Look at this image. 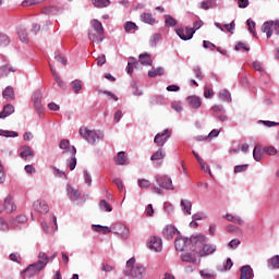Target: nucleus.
Returning <instances> with one entry per match:
<instances>
[{"label":"nucleus","mask_w":279,"mask_h":279,"mask_svg":"<svg viewBox=\"0 0 279 279\" xmlns=\"http://www.w3.org/2000/svg\"><path fill=\"white\" fill-rule=\"evenodd\" d=\"M38 260L34 264H31L26 269H24V274L27 278H34V276H38L47 265H49V256L45 252H39L37 256Z\"/></svg>","instance_id":"nucleus-1"},{"label":"nucleus","mask_w":279,"mask_h":279,"mask_svg":"<svg viewBox=\"0 0 279 279\" xmlns=\"http://www.w3.org/2000/svg\"><path fill=\"white\" fill-rule=\"evenodd\" d=\"M124 274L131 278L143 279L145 276H147V270L145 269V266L136 264V258L131 257L126 262Z\"/></svg>","instance_id":"nucleus-2"},{"label":"nucleus","mask_w":279,"mask_h":279,"mask_svg":"<svg viewBox=\"0 0 279 279\" xmlns=\"http://www.w3.org/2000/svg\"><path fill=\"white\" fill-rule=\"evenodd\" d=\"M93 29L88 31V39L92 43H104V24L99 20H92Z\"/></svg>","instance_id":"nucleus-3"},{"label":"nucleus","mask_w":279,"mask_h":279,"mask_svg":"<svg viewBox=\"0 0 279 279\" xmlns=\"http://www.w3.org/2000/svg\"><path fill=\"white\" fill-rule=\"evenodd\" d=\"M78 132L81 136L90 145H95L97 141L104 138V133L101 131L89 130L86 126H82Z\"/></svg>","instance_id":"nucleus-4"},{"label":"nucleus","mask_w":279,"mask_h":279,"mask_svg":"<svg viewBox=\"0 0 279 279\" xmlns=\"http://www.w3.org/2000/svg\"><path fill=\"white\" fill-rule=\"evenodd\" d=\"M208 243V238L206 235H192L190 239V250L191 252H195V254H199V250H202Z\"/></svg>","instance_id":"nucleus-5"},{"label":"nucleus","mask_w":279,"mask_h":279,"mask_svg":"<svg viewBox=\"0 0 279 279\" xmlns=\"http://www.w3.org/2000/svg\"><path fill=\"white\" fill-rule=\"evenodd\" d=\"M155 180L160 189H165L166 191H173V181L167 174H157Z\"/></svg>","instance_id":"nucleus-6"},{"label":"nucleus","mask_w":279,"mask_h":279,"mask_svg":"<svg viewBox=\"0 0 279 279\" xmlns=\"http://www.w3.org/2000/svg\"><path fill=\"white\" fill-rule=\"evenodd\" d=\"M111 232L113 234H119L121 239L125 240L130 236V229L125 227V225L121 222H116L111 226Z\"/></svg>","instance_id":"nucleus-7"},{"label":"nucleus","mask_w":279,"mask_h":279,"mask_svg":"<svg viewBox=\"0 0 279 279\" xmlns=\"http://www.w3.org/2000/svg\"><path fill=\"white\" fill-rule=\"evenodd\" d=\"M169 138H171V131H169V129H166L161 133L156 134L154 143L157 144V147H163Z\"/></svg>","instance_id":"nucleus-8"},{"label":"nucleus","mask_w":279,"mask_h":279,"mask_svg":"<svg viewBox=\"0 0 279 279\" xmlns=\"http://www.w3.org/2000/svg\"><path fill=\"white\" fill-rule=\"evenodd\" d=\"M147 245L151 252H162V239L158 236H150Z\"/></svg>","instance_id":"nucleus-9"},{"label":"nucleus","mask_w":279,"mask_h":279,"mask_svg":"<svg viewBox=\"0 0 279 279\" xmlns=\"http://www.w3.org/2000/svg\"><path fill=\"white\" fill-rule=\"evenodd\" d=\"M189 245H191V239L187 238H177L174 241L177 252H185L189 250Z\"/></svg>","instance_id":"nucleus-10"},{"label":"nucleus","mask_w":279,"mask_h":279,"mask_svg":"<svg viewBox=\"0 0 279 279\" xmlns=\"http://www.w3.org/2000/svg\"><path fill=\"white\" fill-rule=\"evenodd\" d=\"M177 34L181 40H191L193 38V34H195V29L191 27L184 28H179L177 29Z\"/></svg>","instance_id":"nucleus-11"},{"label":"nucleus","mask_w":279,"mask_h":279,"mask_svg":"<svg viewBox=\"0 0 279 279\" xmlns=\"http://www.w3.org/2000/svg\"><path fill=\"white\" fill-rule=\"evenodd\" d=\"M33 208L41 215H47V213H49V205L45 201H35L33 204Z\"/></svg>","instance_id":"nucleus-12"},{"label":"nucleus","mask_w":279,"mask_h":279,"mask_svg":"<svg viewBox=\"0 0 279 279\" xmlns=\"http://www.w3.org/2000/svg\"><path fill=\"white\" fill-rule=\"evenodd\" d=\"M23 223H27V216L25 215H20L15 218H11L10 220V225L13 230H19Z\"/></svg>","instance_id":"nucleus-13"},{"label":"nucleus","mask_w":279,"mask_h":279,"mask_svg":"<svg viewBox=\"0 0 279 279\" xmlns=\"http://www.w3.org/2000/svg\"><path fill=\"white\" fill-rule=\"evenodd\" d=\"M181 258L184 263H193L194 265H197L199 263V254H196L195 252L183 253L181 255Z\"/></svg>","instance_id":"nucleus-14"},{"label":"nucleus","mask_w":279,"mask_h":279,"mask_svg":"<svg viewBox=\"0 0 279 279\" xmlns=\"http://www.w3.org/2000/svg\"><path fill=\"white\" fill-rule=\"evenodd\" d=\"M215 252H217V245L205 243L202 250L198 251V256H210V254H215Z\"/></svg>","instance_id":"nucleus-15"},{"label":"nucleus","mask_w":279,"mask_h":279,"mask_svg":"<svg viewBox=\"0 0 279 279\" xmlns=\"http://www.w3.org/2000/svg\"><path fill=\"white\" fill-rule=\"evenodd\" d=\"M71 159H68V166L70 167V171H73L75 167H77V158L75 155L77 154V149L75 146L70 148Z\"/></svg>","instance_id":"nucleus-16"},{"label":"nucleus","mask_w":279,"mask_h":279,"mask_svg":"<svg viewBox=\"0 0 279 279\" xmlns=\"http://www.w3.org/2000/svg\"><path fill=\"white\" fill-rule=\"evenodd\" d=\"M186 101L190 108L197 110V108H202V98L199 96H190L186 98Z\"/></svg>","instance_id":"nucleus-17"},{"label":"nucleus","mask_w":279,"mask_h":279,"mask_svg":"<svg viewBox=\"0 0 279 279\" xmlns=\"http://www.w3.org/2000/svg\"><path fill=\"white\" fill-rule=\"evenodd\" d=\"M177 232H178V229L173 227V225H168L163 229V236L165 239H167V241H171V239L175 236Z\"/></svg>","instance_id":"nucleus-18"},{"label":"nucleus","mask_w":279,"mask_h":279,"mask_svg":"<svg viewBox=\"0 0 279 279\" xmlns=\"http://www.w3.org/2000/svg\"><path fill=\"white\" fill-rule=\"evenodd\" d=\"M252 278H254V270L252 269V267L242 266L240 279H252Z\"/></svg>","instance_id":"nucleus-19"},{"label":"nucleus","mask_w":279,"mask_h":279,"mask_svg":"<svg viewBox=\"0 0 279 279\" xmlns=\"http://www.w3.org/2000/svg\"><path fill=\"white\" fill-rule=\"evenodd\" d=\"M116 165H130V159H128V155H125V151H119L118 155L114 157Z\"/></svg>","instance_id":"nucleus-20"},{"label":"nucleus","mask_w":279,"mask_h":279,"mask_svg":"<svg viewBox=\"0 0 279 279\" xmlns=\"http://www.w3.org/2000/svg\"><path fill=\"white\" fill-rule=\"evenodd\" d=\"M49 66H50V71L53 75L54 82L58 84L59 87L62 88V90H66V84L63 81L60 80V76L56 72V69H53V64L49 63Z\"/></svg>","instance_id":"nucleus-21"},{"label":"nucleus","mask_w":279,"mask_h":279,"mask_svg":"<svg viewBox=\"0 0 279 279\" xmlns=\"http://www.w3.org/2000/svg\"><path fill=\"white\" fill-rule=\"evenodd\" d=\"M262 32L266 34L267 38L274 35V21L265 22L262 26Z\"/></svg>","instance_id":"nucleus-22"},{"label":"nucleus","mask_w":279,"mask_h":279,"mask_svg":"<svg viewBox=\"0 0 279 279\" xmlns=\"http://www.w3.org/2000/svg\"><path fill=\"white\" fill-rule=\"evenodd\" d=\"M17 36L21 43H29V34L27 33V28L23 26L17 27Z\"/></svg>","instance_id":"nucleus-23"},{"label":"nucleus","mask_w":279,"mask_h":279,"mask_svg":"<svg viewBox=\"0 0 279 279\" xmlns=\"http://www.w3.org/2000/svg\"><path fill=\"white\" fill-rule=\"evenodd\" d=\"M21 150L22 151L20 153V156L24 160H27V158H34V150L32 149V147H29V146H22Z\"/></svg>","instance_id":"nucleus-24"},{"label":"nucleus","mask_w":279,"mask_h":279,"mask_svg":"<svg viewBox=\"0 0 279 279\" xmlns=\"http://www.w3.org/2000/svg\"><path fill=\"white\" fill-rule=\"evenodd\" d=\"M4 210L7 213H13V210H16V205H14V202L12 201V196H7L4 198Z\"/></svg>","instance_id":"nucleus-25"},{"label":"nucleus","mask_w":279,"mask_h":279,"mask_svg":"<svg viewBox=\"0 0 279 279\" xmlns=\"http://www.w3.org/2000/svg\"><path fill=\"white\" fill-rule=\"evenodd\" d=\"M16 71V68L7 64V65H2L0 68V75L1 77H8V75H10V73H14Z\"/></svg>","instance_id":"nucleus-26"},{"label":"nucleus","mask_w":279,"mask_h":279,"mask_svg":"<svg viewBox=\"0 0 279 279\" xmlns=\"http://www.w3.org/2000/svg\"><path fill=\"white\" fill-rule=\"evenodd\" d=\"M66 193L69 198L72 199V202H75V199L80 197V191L73 189L71 184L66 185Z\"/></svg>","instance_id":"nucleus-27"},{"label":"nucleus","mask_w":279,"mask_h":279,"mask_svg":"<svg viewBox=\"0 0 279 279\" xmlns=\"http://www.w3.org/2000/svg\"><path fill=\"white\" fill-rule=\"evenodd\" d=\"M14 112V106L12 105H5L3 110L0 112V119H5V117H10V114H13Z\"/></svg>","instance_id":"nucleus-28"},{"label":"nucleus","mask_w":279,"mask_h":279,"mask_svg":"<svg viewBox=\"0 0 279 279\" xmlns=\"http://www.w3.org/2000/svg\"><path fill=\"white\" fill-rule=\"evenodd\" d=\"M141 20L148 25H156V20L151 13H143Z\"/></svg>","instance_id":"nucleus-29"},{"label":"nucleus","mask_w":279,"mask_h":279,"mask_svg":"<svg viewBox=\"0 0 279 279\" xmlns=\"http://www.w3.org/2000/svg\"><path fill=\"white\" fill-rule=\"evenodd\" d=\"M181 207L185 215H191V208H193V204L189 199H181Z\"/></svg>","instance_id":"nucleus-30"},{"label":"nucleus","mask_w":279,"mask_h":279,"mask_svg":"<svg viewBox=\"0 0 279 279\" xmlns=\"http://www.w3.org/2000/svg\"><path fill=\"white\" fill-rule=\"evenodd\" d=\"M93 230L95 232H100L101 234H110V232H112L111 228L101 225H94Z\"/></svg>","instance_id":"nucleus-31"},{"label":"nucleus","mask_w":279,"mask_h":279,"mask_svg":"<svg viewBox=\"0 0 279 279\" xmlns=\"http://www.w3.org/2000/svg\"><path fill=\"white\" fill-rule=\"evenodd\" d=\"M267 265L269 269H279V255H275L269 258Z\"/></svg>","instance_id":"nucleus-32"},{"label":"nucleus","mask_w":279,"mask_h":279,"mask_svg":"<svg viewBox=\"0 0 279 279\" xmlns=\"http://www.w3.org/2000/svg\"><path fill=\"white\" fill-rule=\"evenodd\" d=\"M52 221L54 223V227H52L51 231H49V227L47 226V222H41V228L44 232L49 233V232H56V230H58V218H56V216L52 217Z\"/></svg>","instance_id":"nucleus-33"},{"label":"nucleus","mask_w":279,"mask_h":279,"mask_svg":"<svg viewBox=\"0 0 279 279\" xmlns=\"http://www.w3.org/2000/svg\"><path fill=\"white\" fill-rule=\"evenodd\" d=\"M225 219H227V221H231V223H238L239 226H242L243 223V219H241V217L234 216L232 214H227Z\"/></svg>","instance_id":"nucleus-34"},{"label":"nucleus","mask_w":279,"mask_h":279,"mask_svg":"<svg viewBox=\"0 0 279 279\" xmlns=\"http://www.w3.org/2000/svg\"><path fill=\"white\" fill-rule=\"evenodd\" d=\"M0 136H4V138H16L19 136V133L16 131L0 129Z\"/></svg>","instance_id":"nucleus-35"},{"label":"nucleus","mask_w":279,"mask_h":279,"mask_svg":"<svg viewBox=\"0 0 279 279\" xmlns=\"http://www.w3.org/2000/svg\"><path fill=\"white\" fill-rule=\"evenodd\" d=\"M167 155L165 154V150L162 148H159L155 154L151 155L150 160H165V157Z\"/></svg>","instance_id":"nucleus-36"},{"label":"nucleus","mask_w":279,"mask_h":279,"mask_svg":"<svg viewBox=\"0 0 279 279\" xmlns=\"http://www.w3.org/2000/svg\"><path fill=\"white\" fill-rule=\"evenodd\" d=\"M160 40H162V35H160V33L153 34L149 39L150 47H156Z\"/></svg>","instance_id":"nucleus-37"},{"label":"nucleus","mask_w":279,"mask_h":279,"mask_svg":"<svg viewBox=\"0 0 279 279\" xmlns=\"http://www.w3.org/2000/svg\"><path fill=\"white\" fill-rule=\"evenodd\" d=\"M219 99H221V101H228L230 104V101H232V96L230 95V92H228V89H221L219 93Z\"/></svg>","instance_id":"nucleus-38"},{"label":"nucleus","mask_w":279,"mask_h":279,"mask_svg":"<svg viewBox=\"0 0 279 279\" xmlns=\"http://www.w3.org/2000/svg\"><path fill=\"white\" fill-rule=\"evenodd\" d=\"M43 99V96L40 95V93L36 92L34 95H33V101H34V106L37 110H40V108H43V105L40 104Z\"/></svg>","instance_id":"nucleus-39"},{"label":"nucleus","mask_w":279,"mask_h":279,"mask_svg":"<svg viewBox=\"0 0 279 279\" xmlns=\"http://www.w3.org/2000/svg\"><path fill=\"white\" fill-rule=\"evenodd\" d=\"M140 62L145 66H151V57L147 53L140 54Z\"/></svg>","instance_id":"nucleus-40"},{"label":"nucleus","mask_w":279,"mask_h":279,"mask_svg":"<svg viewBox=\"0 0 279 279\" xmlns=\"http://www.w3.org/2000/svg\"><path fill=\"white\" fill-rule=\"evenodd\" d=\"M70 145H71V143L69 142V140H62L59 144V147H60V149H65V151H63V154H69V153L71 154V148L73 146H70Z\"/></svg>","instance_id":"nucleus-41"},{"label":"nucleus","mask_w":279,"mask_h":279,"mask_svg":"<svg viewBox=\"0 0 279 279\" xmlns=\"http://www.w3.org/2000/svg\"><path fill=\"white\" fill-rule=\"evenodd\" d=\"M2 97L4 99H14V88L8 86L3 92H2Z\"/></svg>","instance_id":"nucleus-42"},{"label":"nucleus","mask_w":279,"mask_h":279,"mask_svg":"<svg viewBox=\"0 0 279 279\" xmlns=\"http://www.w3.org/2000/svg\"><path fill=\"white\" fill-rule=\"evenodd\" d=\"M201 8H202V10H210L213 8H217V2L211 1V0L203 1L201 3Z\"/></svg>","instance_id":"nucleus-43"},{"label":"nucleus","mask_w":279,"mask_h":279,"mask_svg":"<svg viewBox=\"0 0 279 279\" xmlns=\"http://www.w3.org/2000/svg\"><path fill=\"white\" fill-rule=\"evenodd\" d=\"M124 29L128 34H130V32H136L138 29V26L134 22H126L124 24Z\"/></svg>","instance_id":"nucleus-44"},{"label":"nucleus","mask_w":279,"mask_h":279,"mask_svg":"<svg viewBox=\"0 0 279 279\" xmlns=\"http://www.w3.org/2000/svg\"><path fill=\"white\" fill-rule=\"evenodd\" d=\"M71 87L74 90V93H80L82 90V81L75 80L71 82Z\"/></svg>","instance_id":"nucleus-45"},{"label":"nucleus","mask_w":279,"mask_h":279,"mask_svg":"<svg viewBox=\"0 0 279 279\" xmlns=\"http://www.w3.org/2000/svg\"><path fill=\"white\" fill-rule=\"evenodd\" d=\"M100 210H104L105 213H112V206H110L106 199L100 201L99 203Z\"/></svg>","instance_id":"nucleus-46"},{"label":"nucleus","mask_w":279,"mask_h":279,"mask_svg":"<svg viewBox=\"0 0 279 279\" xmlns=\"http://www.w3.org/2000/svg\"><path fill=\"white\" fill-rule=\"evenodd\" d=\"M253 158H254V160H256V162H260V160L263 158V153L260 151V147L255 146V148L253 150Z\"/></svg>","instance_id":"nucleus-47"},{"label":"nucleus","mask_w":279,"mask_h":279,"mask_svg":"<svg viewBox=\"0 0 279 279\" xmlns=\"http://www.w3.org/2000/svg\"><path fill=\"white\" fill-rule=\"evenodd\" d=\"M165 23L166 27H175V25H178V21H175L171 15H166Z\"/></svg>","instance_id":"nucleus-48"},{"label":"nucleus","mask_w":279,"mask_h":279,"mask_svg":"<svg viewBox=\"0 0 279 279\" xmlns=\"http://www.w3.org/2000/svg\"><path fill=\"white\" fill-rule=\"evenodd\" d=\"M157 75H165V69L158 68L148 72V77H157Z\"/></svg>","instance_id":"nucleus-49"},{"label":"nucleus","mask_w":279,"mask_h":279,"mask_svg":"<svg viewBox=\"0 0 279 279\" xmlns=\"http://www.w3.org/2000/svg\"><path fill=\"white\" fill-rule=\"evenodd\" d=\"M95 8H108L110 0H94Z\"/></svg>","instance_id":"nucleus-50"},{"label":"nucleus","mask_w":279,"mask_h":279,"mask_svg":"<svg viewBox=\"0 0 279 279\" xmlns=\"http://www.w3.org/2000/svg\"><path fill=\"white\" fill-rule=\"evenodd\" d=\"M137 184L140 189H149L151 186V182L147 179H138Z\"/></svg>","instance_id":"nucleus-51"},{"label":"nucleus","mask_w":279,"mask_h":279,"mask_svg":"<svg viewBox=\"0 0 279 279\" xmlns=\"http://www.w3.org/2000/svg\"><path fill=\"white\" fill-rule=\"evenodd\" d=\"M8 45H10V37L3 33H0V47H8Z\"/></svg>","instance_id":"nucleus-52"},{"label":"nucleus","mask_w":279,"mask_h":279,"mask_svg":"<svg viewBox=\"0 0 279 279\" xmlns=\"http://www.w3.org/2000/svg\"><path fill=\"white\" fill-rule=\"evenodd\" d=\"M246 25L248 27V32H251L253 36H256V32H254V29H256V22H254L252 19H248L246 21Z\"/></svg>","instance_id":"nucleus-53"},{"label":"nucleus","mask_w":279,"mask_h":279,"mask_svg":"<svg viewBox=\"0 0 279 279\" xmlns=\"http://www.w3.org/2000/svg\"><path fill=\"white\" fill-rule=\"evenodd\" d=\"M201 278L213 279L216 277L215 272H209L208 270H201Z\"/></svg>","instance_id":"nucleus-54"},{"label":"nucleus","mask_w":279,"mask_h":279,"mask_svg":"<svg viewBox=\"0 0 279 279\" xmlns=\"http://www.w3.org/2000/svg\"><path fill=\"white\" fill-rule=\"evenodd\" d=\"M83 173H84L85 184L90 186V184H93V177L90 175V173H88V170H84Z\"/></svg>","instance_id":"nucleus-55"},{"label":"nucleus","mask_w":279,"mask_h":279,"mask_svg":"<svg viewBox=\"0 0 279 279\" xmlns=\"http://www.w3.org/2000/svg\"><path fill=\"white\" fill-rule=\"evenodd\" d=\"M265 154H268V156H276L278 154V150L274 146H268L264 148Z\"/></svg>","instance_id":"nucleus-56"},{"label":"nucleus","mask_w":279,"mask_h":279,"mask_svg":"<svg viewBox=\"0 0 279 279\" xmlns=\"http://www.w3.org/2000/svg\"><path fill=\"white\" fill-rule=\"evenodd\" d=\"M225 29H227V32H229L230 34H234V29L236 27V24L234 23V21H232L230 24H225L223 25Z\"/></svg>","instance_id":"nucleus-57"},{"label":"nucleus","mask_w":279,"mask_h":279,"mask_svg":"<svg viewBox=\"0 0 279 279\" xmlns=\"http://www.w3.org/2000/svg\"><path fill=\"white\" fill-rule=\"evenodd\" d=\"M240 245H241V240L239 239H233L229 242V247H231V250H236Z\"/></svg>","instance_id":"nucleus-58"},{"label":"nucleus","mask_w":279,"mask_h":279,"mask_svg":"<svg viewBox=\"0 0 279 279\" xmlns=\"http://www.w3.org/2000/svg\"><path fill=\"white\" fill-rule=\"evenodd\" d=\"M0 230H2V232H8V230H10V225H8L3 218H0Z\"/></svg>","instance_id":"nucleus-59"},{"label":"nucleus","mask_w":279,"mask_h":279,"mask_svg":"<svg viewBox=\"0 0 279 279\" xmlns=\"http://www.w3.org/2000/svg\"><path fill=\"white\" fill-rule=\"evenodd\" d=\"M243 49L244 51H250V47H247L244 43H238L235 45V51H241Z\"/></svg>","instance_id":"nucleus-60"},{"label":"nucleus","mask_w":279,"mask_h":279,"mask_svg":"<svg viewBox=\"0 0 279 279\" xmlns=\"http://www.w3.org/2000/svg\"><path fill=\"white\" fill-rule=\"evenodd\" d=\"M247 165H241L234 167V173H243V171H247Z\"/></svg>","instance_id":"nucleus-61"},{"label":"nucleus","mask_w":279,"mask_h":279,"mask_svg":"<svg viewBox=\"0 0 279 279\" xmlns=\"http://www.w3.org/2000/svg\"><path fill=\"white\" fill-rule=\"evenodd\" d=\"M132 88H133V95H135V97H141V95H143V90L138 89V86L136 85V83H132Z\"/></svg>","instance_id":"nucleus-62"},{"label":"nucleus","mask_w":279,"mask_h":279,"mask_svg":"<svg viewBox=\"0 0 279 279\" xmlns=\"http://www.w3.org/2000/svg\"><path fill=\"white\" fill-rule=\"evenodd\" d=\"M10 258L13 263H21V255L19 253H11Z\"/></svg>","instance_id":"nucleus-63"},{"label":"nucleus","mask_w":279,"mask_h":279,"mask_svg":"<svg viewBox=\"0 0 279 279\" xmlns=\"http://www.w3.org/2000/svg\"><path fill=\"white\" fill-rule=\"evenodd\" d=\"M272 32L279 36V21L272 22Z\"/></svg>","instance_id":"nucleus-64"}]
</instances>
